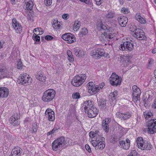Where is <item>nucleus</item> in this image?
<instances>
[{"label":"nucleus","instance_id":"nucleus-56","mask_svg":"<svg viewBox=\"0 0 156 156\" xmlns=\"http://www.w3.org/2000/svg\"><path fill=\"white\" fill-rule=\"evenodd\" d=\"M95 134L94 133V132L90 131L89 133V136L92 138L96 137V136L95 135Z\"/></svg>","mask_w":156,"mask_h":156},{"label":"nucleus","instance_id":"nucleus-54","mask_svg":"<svg viewBox=\"0 0 156 156\" xmlns=\"http://www.w3.org/2000/svg\"><path fill=\"white\" fill-rule=\"evenodd\" d=\"M23 65L22 62L21 61H18L17 64V68L19 69H20L22 68Z\"/></svg>","mask_w":156,"mask_h":156},{"label":"nucleus","instance_id":"nucleus-14","mask_svg":"<svg viewBox=\"0 0 156 156\" xmlns=\"http://www.w3.org/2000/svg\"><path fill=\"white\" fill-rule=\"evenodd\" d=\"M55 113L51 108H48L46 110L45 114L46 117H48L49 121H53L55 119Z\"/></svg>","mask_w":156,"mask_h":156},{"label":"nucleus","instance_id":"nucleus-11","mask_svg":"<svg viewBox=\"0 0 156 156\" xmlns=\"http://www.w3.org/2000/svg\"><path fill=\"white\" fill-rule=\"evenodd\" d=\"M133 90V100L134 102H136L140 98L141 94L140 89L136 86L133 85L132 87Z\"/></svg>","mask_w":156,"mask_h":156},{"label":"nucleus","instance_id":"nucleus-34","mask_svg":"<svg viewBox=\"0 0 156 156\" xmlns=\"http://www.w3.org/2000/svg\"><path fill=\"white\" fill-rule=\"evenodd\" d=\"M72 34L70 33H65L62 36L61 38L65 41H67L69 37H71Z\"/></svg>","mask_w":156,"mask_h":156},{"label":"nucleus","instance_id":"nucleus-55","mask_svg":"<svg viewBox=\"0 0 156 156\" xmlns=\"http://www.w3.org/2000/svg\"><path fill=\"white\" fill-rule=\"evenodd\" d=\"M117 117L118 118H121L122 120H123V113H117L116 114Z\"/></svg>","mask_w":156,"mask_h":156},{"label":"nucleus","instance_id":"nucleus-38","mask_svg":"<svg viewBox=\"0 0 156 156\" xmlns=\"http://www.w3.org/2000/svg\"><path fill=\"white\" fill-rule=\"evenodd\" d=\"M71 37H69L68 40L67 41V43L69 44H71L76 41V38L74 35L72 34Z\"/></svg>","mask_w":156,"mask_h":156},{"label":"nucleus","instance_id":"nucleus-43","mask_svg":"<svg viewBox=\"0 0 156 156\" xmlns=\"http://www.w3.org/2000/svg\"><path fill=\"white\" fill-rule=\"evenodd\" d=\"M124 19H126L125 21H122V20H118L119 24L122 27H125L128 21V19L127 17H124Z\"/></svg>","mask_w":156,"mask_h":156},{"label":"nucleus","instance_id":"nucleus-63","mask_svg":"<svg viewBox=\"0 0 156 156\" xmlns=\"http://www.w3.org/2000/svg\"><path fill=\"white\" fill-rule=\"evenodd\" d=\"M112 138L113 140L115 142H117L118 140L119 139L117 137V136L115 135H113L112 136Z\"/></svg>","mask_w":156,"mask_h":156},{"label":"nucleus","instance_id":"nucleus-61","mask_svg":"<svg viewBox=\"0 0 156 156\" xmlns=\"http://www.w3.org/2000/svg\"><path fill=\"white\" fill-rule=\"evenodd\" d=\"M124 17H126V16H121L120 17H119L118 18V20H122V21H125L126 19H124Z\"/></svg>","mask_w":156,"mask_h":156},{"label":"nucleus","instance_id":"nucleus-60","mask_svg":"<svg viewBox=\"0 0 156 156\" xmlns=\"http://www.w3.org/2000/svg\"><path fill=\"white\" fill-rule=\"evenodd\" d=\"M45 3L46 5H51L52 3V0H44Z\"/></svg>","mask_w":156,"mask_h":156},{"label":"nucleus","instance_id":"nucleus-7","mask_svg":"<svg viewBox=\"0 0 156 156\" xmlns=\"http://www.w3.org/2000/svg\"><path fill=\"white\" fill-rule=\"evenodd\" d=\"M109 82L110 84L112 86H117L120 84L121 78L114 73H112L110 77Z\"/></svg>","mask_w":156,"mask_h":156},{"label":"nucleus","instance_id":"nucleus-26","mask_svg":"<svg viewBox=\"0 0 156 156\" xmlns=\"http://www.w3.org/2000/svg\"><path fill=\"white\" fill-rule=\"evenodd\" d=\"M97 52L98 58H99L103 56L105 53L104 49L100 48L97 49Z\"/></svg>","mask_w":156,"mask_h":156},{"label":"nucleus","instance_id":"nucleus-52","mask_svg":"<svg viewBox=\"0 0 156 156\" xmlns=\"http://www.w3.org/2000/svg\"><path fill=\"white\" fill-rule=\"evenodd\" d=\"M121 12L125 14H126L129 13V11L127 9L122 8L121 10Z\"/></svg>","mask_w":156,"mask_h":156},{"label":"nucleus","instance_id":"nucleus-53","mask_svg":"<svg viewBox=\"0 0 156 156\" xmlns=\"http://www.w3.org/2000/svg\"><path fill=\"white\" fill-rule=\"evenodd\" d=\"M45 38L47 41H51L53 39L54 37L50 35H47L45 37Z\"/></svg>","mask_w":156,"mask_h":156},{"label":"nucleus","instance_id":"nucleus-39","mask_svg":"<svg viewBox=\"0 0 156 156\" xmlns=\"http://www.w3.org/2000/svg\"><path fill=\"white\" fill-rule=\"evenodd\" d=\"M144 116L146 119H147L152 116V114L151 112L145 111L144 112Z\"/></svg>","mask_w":156,"mask_h":156},{"label":"nucleus","instance_id":"nucleus-2","mask_svg":"<svg viewBox=\"0 0 156 156\" xmlns=\"http://www.w3.org/2000/svg\"><path fill=\"white\" fill-rule=\"evenodd\" d=\"M69 139L62 136L54 141L52 144V149L55 151L59 150L64 146H67L69 144Z\"/></svg>","mask_w":156,"mask_h":156},{"label":"nucleus","instance_id":"nucleus-48","mask_svg":"<svg viewBox=\"0 0 156 156\" xmlns=\"http://www.w3.org/2000/svg\"><path fill=\"white\" fill-rule=\"evenodd\" d=\"M57 129L56 128H54L48 132L47 133V136H49L50 135H52L55 133L57 132Z\"/></svg>","mask_w":156,"mask_h":156},{"label":"nucleus","instance_id":"nucleus-12","mask_svg":"<svg viewBox=\"0 0 156 156\" xmlns=\"http://www.w3.org/2000/svg\"><path fill=\"white\" fill-rule=\"evenodd\" d=\"M12 28L15 30L16 33L20 34L22 32V27L21 25L15 18L12 19Z\"/></svg>","mask_w":156,"mask_h":156},{"label":"nucleus","instance_id":"nucleus-24","mask_svg":"<svg viewBox=\"0 0 156 156\" xmlns=\"http://www.w3.org/2000/svg\"><path fill=\"white\" fill-rule=\"evenodd\" d=\"M105 144L104 141L98 142L97 146L95 147V149L97 150H102L105 147Z\"/></svg>","mask_w":156,"mask_h":156},{"label":"nucleus","instance_id":"nucleus-62","mask_svg":"<svg viewBox=\"0 0 156 156\" xmlns=\"http://www.w3.org/2000/svg\"><path fill=\"white\" fill-rule=\"evenodd\" d=\"M103 121H104V122L106 123H107L108 124V123L110 122L111 121V119H110L109 118H107L106 119H105V120H103Z\"/></svg>","mask_w":156,"mask_h":156},{"label":"nucleus","instance_id":"nucleus-32","mask_svg":"<svg viewBox=\"0 0 156 156\" xmlns=\"http://www.w3.org/2000/svg\"><path fill=\"white\" fill-rule=\"evenodd\" d=\"M52 26L55 29L57 30L59 29L61 27V25L60 23H58V20L56 21L54 20V21L53 22Z\"/></svg>","mask_w":156,"mask_h":156},{"label":"nucleus","instance_id":"nucleus-36","mask_svg":"<svg viewBox=\"0 0 156 156\" xmlns=\"http://www.w3.org/2000/svg\"><path fill=\"white\" fill-rule=\"evenodd\" d=\"M120 61L123 63H128L130 62V60L127 58V57L122 55L120 57Z\"/></svg>","mask_w":156,"mask_h":156},{"label":"nucleus","instance_id":"nucleus-47","mask_svg":"<svg viewBox=\"0 0 156 156\" xmlns=\"http://www.w3.org/2000/svg\"><path fill=\"white\" fill-rule=\"evenodd\" d=\"M114 13L112 12H109L106 15V17L108 18H112L114 16Z\"/></svg>","mask_w":156,"mask_h":156},{"label":"nucleus","instance_id":"nucleus-30","mask_svg":"<svg viewBox=\"0 0 156 156\" xmlns=\"http://www.w3.org/2000/svg\"><path fill=\"white\" fill-rule=\"evenodd\" d=\"M118 95L117 92L115 90L111 93L109 96V98L111 99L112 101L115 100Z\"/></svg>","mask_w":156,"mask_h":156},{"label":"nucleus","instance_id":"nucleus-46","mask_svg":"<svg viewBox=\"0 0 156 156\" xmlns=\"http://www.w3.org/2000/svg\"><path fill=\"white\" fill-rule=\"evenodd\" d=\"M37 34V33H36V34H33L32 37L34 41L37 42H39L40 41V37Z\"/></svg>","mask_w":156,"mask_h":156},{"label":"nucleus","instance_id":"nucleus-44","mask_svg":"<svg viewBox=\"0 0 156 156\" xmlns=\"http://www.w3.org/2000/svg\"><path fill=\"white\" fill-rule=\"evenodd\" d=\"M95 141L98 142H104L105 140V138L103 137H101L99 135H98L95 138Z\"/></svg>","mask_w":156,"mask_h":156},{"label":"nucleus","instance_id":"nucleus-22","mask_svg":"<svg viewBox=\"0 0 156 156\" xmlns=\"http://www.w3.org/2000/svg\"><path fill=\"white\" fill-rule=\"evenodd\" d=\"M0 72L1 73H4V74L5 75L3 77H9L11 75V73L8 72L5 66H2L0 68Z\"/></svg>","mask_w":156,"mask_h":156},{"label":"nucleus","instance_id":"nucleus-15","mask_svg":"<svg viewBox=\"0 0 156 156\" xmlns=\"http://www.w3.org/2000/svg\"><path fill=\"white\" fill-rule=\"evenodd\" d=\"M137 145L139 148L140 149L141 147H146L147 142V141H144L142 137H139L137 138L136 140Z\"/></svg>","mask_w":156,"mask_h":156},{"label":"nucleus","instance_id":"nucleus-9","mask_svg":"<svg viewBox=\"0 0 156 156\" xmlns=\"http://www.w3.org/2000/svg\"><path fill=\"white\" fill-rule=\"evenodd\" d=\"M134 48L133 43L129 41H126L121 44L119 47V49L122 51H130Z\"/></svg>","mask_w":156,"mask_h":156},{"label":"nucleus","instance_id":"nucleus-10","mask_svg":"<svg viewBox=\"0 0 156 156\" xmlns=\"http://www.w3.org/2000/svg\"><path fill=\"white\" fill-rule=\"evenodd\" d=\"M88 92L91 95H94L99 91L98 85H95L92 82H90L87 85Z\"/></svg>","mask_w":156,"mask_h":156},{"label":"nucleus","instance_id":"nucleus-3","mask_svg":"<svg viewBox=\"0 0 156 156\" xmlns=\"http://www.w3.org/2000/svg\"><path fill=\"white\" fill-rule=\"evenodd\" d=\"M55 94V91L54 90L48 89L43 93L42 100L44 102H49L54 98Z\"/></svg>","mask_w":156,"mask_h":156},{"label":"nucleus","instance_id":"nucleus-45","mask_svg":"<svg viewBox=\"0 0 156 156\" xmlns=\"http://www.w3.org/2000/svg\"><path fill=\"white\" fill-rule=\"evenodd\" d=\"M80 27V22L77 21L75 23L73 29L75 31H77L79 29Z\"/></svg>","mask_w":156,"mask_h":156},{"label":"nucleus","instance_id":"nucleus-25","mask_svg":"<svg viewBox=\"0 0 156 156\" xmlns=\"http://www.w3.org/2000/svg\"><path fill=\"white\" fill-rule=\"evenodd\" d=\"M9 121L10 123L13 126H18L20 124L19 120L15 119L12 118V116L10 118Z\"/></svg>","mask_w":156,"mask_h":156},{"label":"nucleus","instance_id":"nucleus-57","mask_svg":"<svg viewBox=\"0 0 156 156\" xmlns=\"http://www.w3.org/2000/svg\"><path fill=\"white\" fill-rule=\"evenodd\" d=\"M91 142L92 144V145L95 148L97 146L98 142L95 141V140H92L91 141Z\"/></svg>","mask_w":156,"mask_h":156},{"label":"nucleus","instance_id":"nucleus-58","mask_svg":"<svg viewBox=\"0 0 156 156\" xmlns=\"http://www.w3.org/2000/svg\"><path fill=\"white\" fill-rule=\"evenodd\" d=\"M85 148L86 150L89 153H91V148H90V147L87 144H86L85 145Z\"/></svg>","mask_w":156,"mask_h":156},{"label":"nucleus","instance_id":"nucleus-21","mask_svg":"<svg viewBox=\"0 0 156 156\" xmlns=\"http://www.w3.org/2000/svg\"><path fill=\"white\" fill-rule=\"evenodd\" d=\"M135 18L140 23L144 24L146 23V20L143 18L140 13H137L135 15Z\"/></svg>","mask_w":156,"mask_h":156},{"label":"nucleus","instance_id":"nucleus-49","mask_svg":"<svg viewBox=\"0 0 156 156\" xmlns=\"http://www.w3.org/2000/svg\"><path fill=\"white\" fill-rule=\"evenodd\" d=\"M137 152L136 150H133L129 154L128 156H137Z\"/></svg>","mask_w":156,"mask_h":156},{"label":"nucleus","instance_id":"nucleus-41","mask_svg":"<svg viewBox=\"0 0 156 156\" xmlns=\"http://www.w3.org/2000/svg\"><path fill=\"white\" fill-rule=\"evenodd\" d=\"M104 122V121H103L102 123V127L106 132H108L109 130L108 124Z\"/></svg>","mask_w":156,"mask_h":156},{"label":"nucleus","instance_id":"nucleus-28","mask_svg":"<svg viewBox=\"0 0 156 156\" xmlns=\"http://www.w3.org/2000/svg\"><path fill=\"white\" fill-rule=\"evenodd\" d=\"M88 32L87 29L85 28L82 29L81 31L79 32L78 35L80 37H83V36L87 34Z\"/></svg>","mask_w":156,"mask_h":156},{"label":"nucleus","instance_id":"nucleus-16","mask_svg":"<svg viewBox=\"0 0 156 156\" xmlns=\"http://www.w3.org/2000/svg\"><path fill=\"white\" fill-rule=\"evenodd\" d=\"M9 90L5 87L0 88V98H6L8 95Z\"/></svg>","mask_w":156,"mask_h":156},{"label":"nucleus","instance_id":"nucleus-42","mask_svg":"<svg viewBox=\"0 0 156 156\" xmlns=\"http://www.w3.org/2000/svg\"><path fill=\"white\" fill-rule=\"evenodd\" d=\"M98 52H97V49H94L92 51L90 52V55L96 59L98 58L97 55Z\"/></svg>","mask_w":156,"mask_h":156},{"label":"nucleus","instance_id":"nucleus-17","mask_svg":"<svg viewBox=\"0 0 156 156\" xmlns=\"http://www.w3.org/2000/svg\"><path fill=\"white\" fill-rule=\"evenodd\" d=\"M130 140L128 139H126V142L122 140L119 142V144L121 147L125 150H128L130 147Z\"/></svg>","mask_w":156,"mask_h":156},{"label":"nucleus","instance_id":"nucleus-33","mask_svg":"<svg viewBox=\"0 0 156 156\" xmlns=\"http://www.w3.org/2000/svg\"><path fill=\"white\" fill-rule=\"evenodd\" d=\"M132 116V114L129 112H126L123 113V120H125L128 119L130 118Z\"/></svg>","mask_w":156,"mask_h":156},{"label":"nucleus","instance_id":"nucleus-51","mask_svg":"<svg viewBox=\"0 0 156 156\" xmlns=\"http://www.w3.org/2000/svg\"><path fill=\"white\" fill-rule=\"evenodd\" d=\"M12 116V118L17 120H19V119L20 118V115L19 113L14 114V115H13Z\"/></svg>","mask_w":156,"mask_h":156},{"label":"nucleus","instance_id":"nucleus-1","mask_svg":"<svg viewBox=\"0 0 156 156\" xmlns=\"http://www.w3.org/2000/svg\"><path fill=\"white\" fill-rule=\"evenodd\" d=\"M84 111L87 113V116L90 118L95 117L98 113V110L95 107L90 100L86 101L83 104Z\"/></svg>","mask_w":156,"mask_h":156},{"label":"nucleus","instance_id":"nucleus-27","mask_svg":"<svg viewBox=\"0 0 156 156\" xmlns=\"http://www.w3.org/2000/svg\"><path fill=\"white\" fill-rule=\"evenodd\" d=\"M67 54L68 56V59L69 61L71 62L74 61V58L72 53L71 51L68 50L67 51Z\"/></svg>","mask_w":156,"mask_h":156},{"label":"nucleus","instance_id":"nucleus-40","mask_svg":"<svg viewBox=\"0 0 156 156\" xmlns=\"http://www.w3.org/2000/svg\"><path fill=\"white\" fill-rule=\"evenodd\" d=\"M38 128V126L36 122H34L32 124V131L33 133H35L37 131Z\"/></svg>","mask_w":156,"mask_h":156},{"label":"nucleus","instance_id":"nucleus-18","mask_svg":"<svg viewBox=\"0 0 156 156\" xmlns=\"http://www.w3.org/2000/svg\"><path fill=\"white\" fill-rule=\"evenodd\" d=\"M25 4L24 8L25 9L30 10L32 9L33 3L31 0H24Z\"/></svg>","mask_w":156,"mask_h":156},{"label":"nucleus","instance_id":"nucleus-64","mask_svg":"<svg viewBox=\"0 0 156 156\" xmlns=\"http://www.w3.org/2000/svg\"><path fill=\"white\" fill-rule=\"evenodd\" d=\"M152 107L154 108H156V98L154 100L153 104L152 105Z\"/></svg>","mask_w":156,"mask_h":156},{"label":"nucleus","instance_id":"nucleus-4","mask_svg":"<svg viewBox=\"0 0 156 156\" xmlns=\"http://www.w3.org/2000/svg\"><path fill=\"white\" fill-rule=\"evenodd\" d=\"M87 76L84 74L75 76L71 81L72 84L74 86L79 87L85 81Z\"/></svg>","mask_w":156,"mask_h":156},{"label":"nucleus","instance_id":"nucleus-35","mask_svg":"<svg viewBox=\"0 0 156 156\" xmlns=\"http://www.w3.org/2000/svg\"><path fill=\"white\" fill-rule=\"evenodd\" d=\"M100 27L101 28V30H103L105 31H107L106 33L109 30V28L110 27L108 26H106L103 24L102 23H101L100 25Z\"/></svg>","mask_w":156,"mask_h":156},{"label":"nucleus","instance_id":"nucleus-37","mask_svg":"<svg viewBox=\"0 0 156 156\" xmlns=\"http://www.w3.org/2000/svg\"><path fill=\"white\" fill-rule=\"evenodd\" d=\"M42 29L40 28H36L34 30V34L37 33V35H41L43 33Z\"/></svg>","mask_w":156,"mask_h":156},{"label":"nucleus","instance_id":"nucleus-8","mask_svg":"<svg viewBox=\"0 0 156 156\" xmlns=\"http://www.w3.org/2000/svg\"><path fill=\"white\" fill-rule=\"evenodd\" d=\"M133 35L139 40H145L146 39L144 32L142 30L136 28L134 30H133Z\"/></svg>","mask_w":156,"mask_h":156},{"label":"nucleus","instance_id":"nucleus-50","mask_svg":"<svg viewBox=\"0 0 156 156\" xmlns=\"http://www.w3.org/2000/svg\"><path fill=\"white\" fill-rule=\"evenodd\" d=\"M80 94L78 92L74 93L72 95V97L73 99H78L80 98Z\"/></svg>","mask_w":156,"mask_h":156},{"label":"nucleus","instance_id":"nucleus-31","mask_svg":"<svg viewBox=\"0 0 156 156\" xmlns=\"http://www.w3.org/2000/svg\"><path fill=\"white\" fill-rule=\"evenodd\" d=\"M152 146L151 144L148 142H147V146L146 147H140V149L142 150H150L152 148Z\"/></svg>","mask_w":156,"mask_h":156},{"label":"nucleus","instance_id":"nucleus-19","mask_svg":"<svg viewBox=\"0 0 156 156\" xmlns=\"http://www.w3.org/2000/svg\"><path fill=\"white\" fill-rule=\"evenodd\" d=\"M21 149L19 147H16L12 150L11 155L9 156H20Z\"/></svg>","mask_w":156,"mask_h":156},{"label":"nucleus","instance_id":"nucleus-29","mask_svg":"<svg viewBox=\"0 0 156 156\" xmlns=\"http://www.w3.org/2000/svg\"><path fill=\"white\" fill-rule=\"evenodd\" d=\"M98 105L101 108H104L106 106V101L104 99L99 100L98 102Z\"/></svg>","mask_w":156,"mask_h":156},{"label":"nucleus","instance_id":"nucleus-59","mask_svg":"<svg viewBox=\"0 0 156 156\" xmlns=\"http://www.w3.org/2000/svg\"><path fill=\"white\" fill-rule=\"evenodd\" d=\"M98 87V88L99 89V90L100 89H101L105 86V84L103 82L100 83L99 85H97Z\"/></svg>","mask_w":156,"mask_h":156},{"label":"nucleus","instance_id":"nucleus-23","mask_svg":"<svg viewBox=\"0 0 156 156\" xmlns=\"http://www.w3.org/2000/svg\"><path fill=\"white\" fill-rule=\"evenodd\" d=\"M36 77L38 80L42 82H44L46 79L45 76H44L41 73H38L36 75Z\"/></svg>","mask_w":156,"mask_h":156},{"label":"nucleus","instance_id":"nucleus-13","mask_svg":"<svg viewBox=\"0 0 156 156\" xmlns=\"http://www.w3.org/2000/svg\"><path fill=\"white\" fill-rule=\"evenodd\" d=\"M104 34L103 38L105 41H112L114 40L116 37L117 34L115 33H106V32H104Z\"/></svg>","mask_w":156,"mask_h":156},{"label":"nucleus","instance_id":"nucleus-5","mask_svg":"<svg viewBox=\"0 0 156 156\" xmlns=\"http://www.w3.org/2000/svg\"><path fill=\"white\" fill-rule=\"evenodd\" d=\"M147 130L150 134L156 133V119H151L148 121L147 125Z\"/></svg>","mask_w":156,"mask_h":156},{"label":"nucleus","instance_id":"nucleus-20","mask_svg":"<svg viewBox=\"0 0 156 156\" xmlns=\"http://www.w3.org/2000/svg\"><path fill=\"white\" fill-rule=\"evenodd\" d=\"M75 54L78 57L81 58L83 56L85 52L83 50L75 48L74 50Z\"/></svg>","mask_w":156,"mask_h":156},{"label":"nucleus","instance_id":"nucleus-6","mask_svg":"<svg viewBox=\"0 0 156 156\" xmlns=\"http://www.w3.org/2000/svg\"><path fill=\"white\" fill-rule=\"evenodd\" d=\"M29 75L27 73L21 74L19 77L18 82L19 83H21L22 84H23L27 83V84L29 85L32 82V79L30 77Z\"/></svg>","mask_w":156,"mask_h":156}]
</instances>
